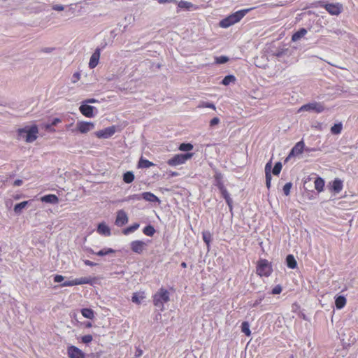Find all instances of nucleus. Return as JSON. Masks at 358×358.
Listing matches in <instances>:
<instances>
[{
    "label": "nucleus",
    "instance_id": "f8f14e48",
    "mask_svg": "<svg viewBox=\"0 0 358 358\" xmlns=\"http://www.w3.org/2000/svg\"><path fill=\"white\" fill-rule=\"evenodd\" d=\"M76 127L80 133L86 134L94 128V124L90 122H78Z\"/></svg>",
    "mask_w": 358,
    "mask_h": 358
},
{
    "label": "nucleus",
    "instance_id": "bf43d9fd",
    "mask_svg": "<svg viewBox=\"0 0 358 358\" xmlns=\"http://www.w3.org/2000/svg\"><path fill=\"white\" fill-rule=\"evenodd\" d=\"M83 102L88 104V103H96V102H98V101L95 99H86L85 101H84Z\"/></svg>",
    "mask_w": 358,
    "mask_h": 358
},
{
    "label": "nucleus",
    "instance_id": "f3484780",
    "mask_svg": "<svg viewBox=\"0 0 358 358\" xmlns=\"http://www.w3.org/2000/svg\"><path fill=\"white\" fill-rule=\"evenodd\" d=\"M33 200L24 201L15 205L13 210L15 214L20 215L22 210L27 206L32 203Z\"/></svg>",
    "mask_w": 358,
    "mask_h": 358
},
{
    "label": "nucleus",
    "instance_id": "2eb2a0df",
    "mask_svg": "<svg viewBox=\"0 0 358 358\" xmlns=\"http://www.w3.org/2000/svg\"><path fill=\"white\" fill-rule=\"evenodd\" d=\"M303 150H305V144L303 141H301L296 143L295 145L292 148L286 160H287L292 156L301 154Z\"/></svg>",
    "mask_w": 358,
    "mask_h": 358
},
{
    "label": "nucleus",
    "instance_id": "e2e57ef3",
    "mask_svg": "<svg viewBox=\"0 0 358 358\" xmlns=\"http://www.w3.org/2000/svg\"><path fill=\"white\" fill-rule=\"evenodd\" d=\"M53 50H54V48H45L43 49V52H46V53H50Z\"/></svg>",
    "mask_w": 358,
    "mask_h": 358
},
{
    "label": "nucleus",
    "instance_id": "6ab92c4d",
    "mask_svg": "<svg viewBox=\"0 0 358 358\" xmlns=\"http://www.w3.org/2000/svg\"><path fill=\"white\" fill-rule=\"evenodd\" d=\"M343 181L339 178H335L332 182L331 190L335 193H339L343 189Z\"/></svg>",
    "mask_w": 358,
    "mask_h": 358
},
{
    "label": "nucleus",
    "instance_id": "c756f323",
    "mask_svg": "<svg viewBox=\"0 0 358 358\" xmlns=\"http://www.w3.org/2000/svg\"><path fill=\"white\" fill-rule=\"evenodd\" d=\"M343 129V124L341 122L335 124L331 127V132L333 134H340Z\"/></svg>",
    "mask_w": 358,
    "mask_h": 358
},
{
    "label": "nucleus",
    "instance_id": "864d4df0",
    "mask_svg": "<svg viewBox=\"0 0 358 358\" xmlns=\"http://www.w3.org/2000/svg\"><path fill=\"white\" fill-rule=\"evenodd\" d=\"M271 161L268 162L265 166V175L267 176V173H271Z\"/></svg>",
    "mask_w": 358,
    "mask_h": 358
},
{
    "label": "nucleus",
    "instance_id": "0eeeda50",
    "mask_svg": "<svg viewBox=\"0 0 358 358\" xmlns=\"http://www.w3.org/2000/svg\"><path fill=\"white\" fill-rule=\"evenodd\" d=\"M324 7L328 11L329 13L334 15H339L343 10V6L339 3H325L324 5Z\"/></svg>",
    "mask_w": 358,
    "mask_h": 358
},
{
    "label": "nucleus",
    "instance_id": "13d9d810",
    "mask_svg": "<svg viewBox=\"0 0 358 358\" xmlns=\"http://www.w3.org/2000/svg\"><path fill=\"white\" fill-rule=\"evenodd\" d=\"M52 9L57 11H62L64 9V6L62 5H54Z\"/></svg>",
    "mask_w": 358,
    "mask_h": 358
},
{
    "label": "nucleus",
    "instance_id": "bb28decb",
    "mask_svg": "<svg viewBox=\"0 0 358 358\" xmlns=\"http://www.w3.org/2000/svg\"><path fill=\"white\" fill-rule=\"evenodd\" d=\"M287 265L290 268H295L297 266L296 259L292 255H289L286 258Z\"/></svg>",
    "mask_w": 358,
    "mask_h": 358
},
{
    "label": "nucleus",
    "instance_id": "4d7b16f0",
    "mask_svg": "<svg viewBox=\"0 0 358 358\" xmlns=\"http://www.w3.org/2000/svg\"><path fill=\"white\" fill-rule=\"evenodd\" d=\"M305 151L307 152H315V151H321V149L320 148H306L305 147Z\"/></svg>",
    "mask_w": 358,
    "mask_h": 358
},
{
    "label": "nucleus",
    "instance_id": "e433bc0d",
    "mask_svg": "<svg viewBox=\"0 0 358 358\" xmlns=\"http://www.w3.org/2000/svg\"><path fill=\"white\" fill-rule=\"evenodd\" d=\"M202 238L203 241L206 243V245L208 246L211 240H212V235L209 231H203L202 233Z\"/></svg>",
    "mask_w": 358,
    "mask_h": 358
},
{
    "label": "nucleus",
    "instance_id": "1a4fd4ad",
    "mask_svg": "<svg viewBox=\"0 0 358 358\" xmlns=\"http://www.w3.org/2000/svg\"><path fill=\"white\" fill-rule=\"evenodd\" d=\"M67 354L70 358H85V353L78 348L73 345L68 347Z\"/></svg>",
    "mask_w": 358,
    "mask_h": 358
},
{
    "label": "nucleus",
    "instance_id": "7c9ffc66",
    "mask_svg": "<svg viewBox=\"0 0 358 358\" xmlns=\"http://www.w3.org/2000/svg\"><path fill=\"white\" fill-rule=\"evenodd\" d=\"M83 316L87 319H92L94 317V311L90 308H83L81 310Z\"/></svg>",
    "mask_w": 358,
    "mask_h": 358
},
{
    "label": "nucleus",
    "instance_id": "4be33fe9",
    "mask_svg": "<svg viewBox=\"0 0 358 358\" xmlns=\"http://www.w3.org/2000/svg\"><path fill=\"white\" fill-rule=\"evenodd\" d=\"M217 186L226 202L229 203V201H230L231 198L230 197V195L227 189L224 187V185L222 182H219Z\"/></svg>",
    "mask_w": 358,
    "mask_h": 358
},
{
    "label": "nucleus",
    "instance_id": "f03ea898",
    "mask_svg": "<svg viewBox=\"0 0 358 358\" xmlns=\"http://www.w3.org/2000/svg\"><path fill=\"white\" fill-rule=\"evenodd\" d=\"M169 292L164 288H160L153 296V304L161 311L164 310V304L169 301Z\"/></svg>",
    "mask_w": 358,
    "mask_h": 358
},
{
    "label": "nucleus",
    "instance_id": "aec40b11",
    "mask_svg": "<svg viewBox=\"0 0 358 358\" xmlns=\"http://www.w3.org/2000/svg\"><path fill=\"white\" fill-rule=\"evenodd\" d=\"M41 201L42 202L45 203H57L59 201L58 197L55 194H48L42 196L41 198Z\"/></svg>",
    "mask_w": 358,
    "mask_h": 358
},
{
    "label": "nucleus",
    "instance_id": "ea45409f",
    "mask_svg": "<svg viewBox=\"0 0 358 358\" xmlns=\"http://www.w3.org/2000/svg\"><path fill=\"white\" fill-rule=\"evenodd\" d=\"M282 167V166L281 162H277L275 164L273 169H272L273 174L275 176L279 175L281 171Z\"/></svg>",
    "mask_w": 358,
    "mask_h": 358
},
{
    "label": "nucleus",
    "instance_id": "c9c22d12",
    "mask_svg": "<svg viewBox=\"0 0 358 358\" xmlns=\"http://www.w3.org/2000/svg\"><path fill=\"white\" fill-rule=\"evenodd\" d=\"M241 331L246 336H249L251 334V331L250 330V324L248 322H243L241 324Z\"/></svg>",
    "mask_w": 358,
    "mask_h": 358
},
{
    "label": "nucleus",
    "instance_id": "4468645a",
    "mask_svg": "<svg viewBox=\"0 0 358 358\" xmlns=\"http://www.w3.org/2000/svg\"><path fill=\"white\" fill-rule=\"evenodd\" d=\"M252 8H247V9H243L240 10L238 11L235 12L234 13H232L229 15V16L231 19L232 22L236 24Z\"/></svg>",
    "mask_w": 358,
    "mask_h": 358
},
{
    "label": "nucleus",
    "instance_id": "cd10ccee",
    "mask_svg": "<svg viewBox=\"0 0 358 358\" xmlns=\"http://www.w3.org/2000/svg\"><path fill=\"white\" fill-rule=\"evenodd\" d=\"M155 166V164L150 162L148 159H143L141 157L138 162V168H150L151 166Z\"/></svg>",
    "mask_w": 358,
    "mask_h": 358
},
{
    "label": "nucleus",
    "instance_id": "f704fd0d",
    "mask_svg": "<svg viewBox=\"0 0 358 358\" xmlns=\"http://www.w3.org/2000/svg\"><path fill=\"white\" fill-rule=\"evenodd\" d=\"M143 232L148 236H152L155 233V229L152 225L149 224L143 229Z\"/></svg>",
    "mask_w": 358,
    "mask_h": 358
},
{
    "label": "nucleus",
    "instance_id": "5701e85b",
    "mask_svg": "<svg viewBox=\"0 0 358 358\" xmlns=\"http://www.w3.org/2000/svg\"><path fill=\"white\" fill-rule=\"evenodd\" d=\"M307 34V30L305 28L300 29L298 31L295 32L292 36V41H297Z\"/></svg>",
    "mask_w": 358,
    "mask_h": 358
},
{
    "label": "nucleus",
    "instance_id": "4c0bfd02",
    "mask_svg": "<svg viewBox=\"0 0 358 358\" xmlns=\"http://www.w3.org/2000/svg\"><path fill=\"white\" fill-rule=\"evenodd\" d=\"M143 299L144 296L143 295H140L138 293H134L131 297V301L136 304H140Z\"/></svg>",
    "mask_w": 358,
    "mask_h": 358
},
{
    "label": "nucleus",
    "instance_id": "3c124183",
    "mask_svg": "<svg viewBox=\"0 0 358 358\" xmlns=\"http://www.w3.org/2000/svg\"><path fill=\"white\" fill-rule=\"evenodd\" d=\"M271 174L267 173V176H266V185L268 189L271 187Z\"/></svg>",
    "mask_w": 358,
    "mask_h": 358
},
{
    "label": "nucleus",
    "instance_id": "a19ab883",
    "mask_svg": "<svg viewBox=\"0 0 358 358\" xmlns=\"http://www.w3.org/2000/svg\"><path fill=\"white\" fill-rule=\"evenodd\" d=\"M193 149V145L191 143H181L179 146L180 151H190Z\"/></svg>",
    "mask_w": 358,
    "mask_h": 358
},
{
    "label": "nucleus",
    "instance_id": "473e14b6",
    "mask_svg": "<svg viewBox=\"0 0 358 358\" xmlns=\"http://www.w3.org/2000/svg\"><path fill=\"white\" fill-rule=\"evenodd\" d=\"M140 224L138 223H134V224L131 225L130 227L124 229L123 230V234L124 235H128L130 233H132L137 230L139 228Z\"/></svg>",
    "mask_w": 358,
    "mask_h": 358
},
{
    "label": "nucleus",
    "instance_id": "a18cd8bd",
    "mask_svg": "<svg viewBox=\"0 0 358 358\" xmlns=\"http://www.w3.org/2000/svg\"><path fill=\"white\" fill-rule=\"evenodd\" d=\"M141 199V194H133L129 195L127 198H125L124 201H129L131 200H137L139 201Z\"/></svg>",
    "mask_w": 358,
    "mask_h": 358
},
{
    "label": "nucleus",
    "instance_id": "49530a36",
    "mask_svg": "<svg viewBox=\"0 0 358 358\" xmlns=\"http://www.w3.org/2000/svg\"><path fill=\"white\" fill-rule=\"evenodd\" d=\"M92 336L90 334L85 335L81 338V341L83 343L88 344L92 341Z\"/></svg>",
    "mask_w": 358,
    "mask_h": 358
},
{
    "label": "nucleus",
    "instance_id": "9b49d317",
    "mask_svg": "<svg viewBox=\"0 0 358 358\" xmlns=\"http://www.w3.org/2000/svg\"><path fill=\"white\" fill-rule=\"evenodd\" d=\"M130 245L131 250L137 254H141L147 246L144 241L139 240L132 241Z\"/></svg>",
    "mask_w": 358,
    "mask_h": 358
},
{
    "label": "nucleus",
    "instance_id": "9d476101",
    "mask_svg": "<svg viewBox=\"0 0 358 358\" xmlns=\"http://www.w3.org/2000/svg\"><path fill=\"white\" fill-rule=\"evenodd\" d=\"M79 110L80 113L87 117H93L94 116V110H97L95 107L90 106L85 102H83Z\"/></svg>",
    "mask_w": 358,
    "mask_h": 358
},
{
    "label": "nucleus",
    "instance_id": "423d86ee",
    "mask_svg": "<svg viewBox=\"0 0 358 358\" xmlns=\"http://www.w3.org/2000/svg\"><path fill=\"white\" fill-rule=\"evenodd\" d=\"M90 282H91V280L89 278L83 277V278H76V279L71 280H66L61 285V287L74 286V285H83V284H89Z\"/></svg>",
    "mask_w": 358,
    "mask_h": 358
},
{
    "label": "nucleus",
    "instance_id": "680f3d73",
    "mask_svg": "<svg viewBox=\"0 0 358 358\" xmlns=\"http://www.w3.org/2000/svg\"><path fill=\"white\" fill-rule=\"evenodd\" d=\"M22 180L20 179H17L14 181L15 186H20L22 184Z\"/></svg>",
    "mask_w": 358,
    "mask_h": 358
},
{
    "label": "nucleus",
    "instance_id": "39448f33",
    "mask_svg": "<svg viewBox=\"0 0 358 358\" xmlns=\"http://www.w3.org/2000/svg\"><path fill=\"white\" fill-rule=\"evenodd\" d=\"M272 272V268L266 259H261L257 266V273L261 276H269Z\"/></svg>",
    "mask_w": 358,
    "mask_h": 358
},
{
    "label": "nucleus",
    "instance_id": "412c9836",
    "mask_svg": "<svg viewBox=\"0 0 358 358\" xmlns=\"http://www.w3.org/2000/svg\"><path fill=\"white\" fill-rule=\"evenodd\" d=\"M97 232L101 235L110 236V228L104 223H101L98 225Z\"/></svg>",
    "mask_w": 358,
    "mask_h": 358
},
{
    "label": "nucleus",
    "instance_id": "69168bd1",
    "mask_svg": "<svg viewBox=\"0 0 358 358\" xmlns=\"http://www.w3.org/2000/svg\"><path fill=\"white\" fill-rule=\"evenodd\" d=\"M229 203H227L229 208V210L231 211L232 210V208H233V206H232V199L230 200V201H229Z\"/></svg>",
    "mask_w": 358,
    "mask_h": 358
},
{
    "label": "nucleus",
    "instance_id": "58836bf2",
    "mask_svg": "<svg viewBox=\"0 0 358 358\" xmlns=\"http://www.w3.org/2000/svg\"><path fill=\"white\" fill-rule=\"evenodd\" d=\"M236 80V78L232 75L227 76L224 78V79L222 81V84L224 85H228L230 83L234 82Z\"/></svg>",
    "mask_w": 358,
    "mask_h": 358
},
{
    "label": "nucleus",
    "instance_id": "c03bdc74",
    "mask_svg": "<svg viewBox=\"0 0 358 358\" xmlns=\"http://www.w3.org/2000/svg\"><path fill=\"white\" fill-rule=\"evenodd\" d=\"M292 184L291 182L286 183L283 187V192L285 195L288 196L290 194V189L292 188Z\"/></svg>",
    "mask_w": 358,
    "mask_h": 358
},
{
    "label": "nucleus",
    "instance_id": "0e129e2a",
    "mask_svg": "<svg viewBox=\"0 0 358 358\" xmlns=\"http://www.w3.org/2000/svg\"><path fill=\"white\" fill-rule=\"evenodd\" d=\"M158 1L159 3H165L174 2V1H176V0H159Z\"/></svg>",
    "mask_w": 358,
    "mask_h": 358
},
{
    "label": "nucleus",
    "instance_id": "b1692460",
    "mask_svg": "<svg viewBox=\"0 0 358 358\" xmlns=\"http://www.w3.org/2000/svg\"><path fill=\"white\" fill-rule=\"evenodd\" d=\"M346 304V299L344 296H338L336 298L335 305L337 309H342Z\"/></svg>",
    "mask_w": 358,
    "mask_h": 358
},
{
    "label": "nucleus",
    "instance_id": "a878e982",
    "mask_svg": "<svg viewBox=\"0 0 358 358\" xmlns=\"http://www.w3.org/2000/svg\"><path fill=\"white\" fill-rule=\"evenodd\" d=\"M314 183H315V188L317 192H321L323 191L324 186V180L322 178H320V177L317 178L315 179Z\"/></svg>",
    "mask_w": 358,
    "mask_h": 358
},
{
    "label": "nucleus",
    "instance_id": "338daca9",
    "mask_svg": "<svg viewBox=\"0 0 358 358\" xmlns=\"http://www.w3.org/2000/svg\"><path fill=\"white\" fill-rule=\"evenodd\" d=\"M171 176H178V173H177V172H172Z\"/></svg>",
    "mask_w": 358,
    "mask_h": 358
},
{
    "label": "nucleus",
    "instance_id": "603ef678",
    "mask_svg": "<svg viewBox=\"0 0 358 358\" xmlns=\"http://www.w3.org/2000/svg\"><path fill=\"white\" fill-rule=\"evenodd\" d=\"M220 123V119L217 117H213L210 121V127H213L215 125H217Z\"/></svg>",
    "mask_w": 358,
    "mask_h": 358
},
{
    "label": "nucleus",
    "instance_id": "052dcab7",
    "mask_svg": "<svg viewBox=\"0 0 358 358\" xmlns=\"http://www.w3.org/2000/svg\"><path fill=\"white\" fill-rule=\"evenodd\" d=\"M84 264L86 265V266H94L96 265L95 263L90 261V260H85L84 261Z\"/></svg>",
    "mask_w": 358,
    "mask_h": 358
},
{
    "label": "nucleus",
    "instance_id": "a211bd4d",
    "mask_svg": "<svg viewBox=\"0 0 358 358\" xmlns=\"http://www.w3.org/2000/svg\"><path fill=\"white\" fill-rule=\"evenodd\" d=\"M141 199H143L147 201H150V202H152V203L160 201L159 198L157 196H155L154 194H152L150 192H146L142 193Z\"/></svg>",
    "mask_w": 358,
    "mask_h": 358
},
{
    "label": "nucleus",
    "instance_id": "2f4dec72",
    "mask_svg": "<svg viewBox=\"0 0 358 358\" xmlns=\"http://www.w3.org/2000/svg\"><path fill=\"white\" fill-rule=\"evenodd\" d=\"M134 175L131 171H127L123 175V180L126 183H131L134 180Z\"/></svg>",
    "mask_w": 358,
    "mask_h": 358
},
{
    "label": "nucleus",
    "instance_id": "393cba45",
    "mask_svg": "<svg viewBox=\"0 0 358 358\" xmlns=\"http://www.w3.org/2000/svg\"><path fill=\"white\" fill-rule=\"evenodd\" d=\"M180 8L185 9L187 10H190L192 9H196V8L192 4L191 2L181 1L178 4Z\"/></svg>",
    "mask_w": 358,
    "mask_h": 358
},
{
    "label": "nucleus",
    "instance_id": "f257e3e1",
    "mask_svg": "<svg viewBox=\"0 0 358 358\" xmlns=\"http://www.w3.org/2000/svg\"><path fill=\"white\" fill-rule=\"evenodd\" d=\"M38 132V129L36 125L26 127L18 129V138H24L27 143H32L37 138Z\"/></svg>",
    "mask_w": 358,
    "mask_h": 358
},
{
    "label": "nucleus",
    "instance_id": "20e7f679",
    "mask_svg": "<svg viewBox=\"0 0 358 358\" xmlns=\"http://www.w3.org/2000/svg\"><path fill=\"white\" fill-rule=\"evenodd\" d=\"M324 109L325 107L322 103L314 101L303 105L299 108L298 112L301 113L303 111H313L317 113H320L323 112Z\"/></svg>",
    "mask_w": 358,
    "mask_h": 358
},
{
    "label": "nucleus",
    "instance_id": "37998d69",
    "mask_svg": "<svg viewBox=\"0 0 358 358\" xmlns=\"http://www.w3.org/2000/svg\"><path fill=\"white\" fill-rule=\"evenodd\" d=\"M229 61V58L227 56H220L215 57V62L217 64H224Z\"/></svg>",
    "mask_w": 358,
    "mask_h": 358
},
{
    "label": "nucleus",
    "instance_id": "de8ad7c7",
    "mask_svg": "<svg viewBox=\"0 0 358 358\" xmlns=\"http://www.w3.org/2000/svg\"><path fill=\"white\" fill-rule=\"evenodd\" d=\"M61 122V120H60L59 118H55V119L52 120V123H51L50 124H47V125L45 126V127H46V129H48V130H51V127H52V126H55V125H57V124H58V123H59V122Z\"/></svg>",
    "mask_w": 358,
    "mask_h": 358
},
{
    "label": "nucleus",
    "instance_id": "ddd939ff",
    "mask_svg": "<svg viewBox=\"0 0 358 358\" xmlns=\"http://www.w3.org/2000/svg\"><path fill=\"white\" fill-rule=\"evenodd\" d=\"M101 55V49L99 48H96L94 52L91 55L90 62H89V68L92 69L95 68L98 64L100 59Z\"/></svg>",
    "mask_w": 358,
    "mask_h": 358
},
{
    "label": "nucleus",
    "instance_id": "5fc2aeb1",
    "mask_svg": "<svg viewBox=\"0 0 358 358\" xmlns=\"http://www.w3.org/2000/svg\"><path fill=\"white\" fill-rule=\"evenodd\" d=\"M80 78V74L78 72H76L73 73L72 77V82L76 83L78 80H79Z\"/></svg>",
    "mask_w": 358,
    "mask_h": 358
},
{
    "label": "nucleus",
    "instance_id": "dca6fc26",
    "mask_svg": "<svg viewBox=\"0 0 358 358\" xmlns=\"http://www.w3.org/2000/svg\"><path fill=\"white\" fill-rule=\"evenodd\" d=\"M128 216L123 210H120L117 213L115 224L118 227H122L128 222Z\"/></svg>",
    "mask_w": 358,
    "mask_h": 358
},
{
    "label": "nucleus",
    "instance_id": "79ce46f5",
    "mask_svg": "<svg viewBox=\"0 0 358 358\" xmlns=\"http://www.w3.org/2000/svg\"><path fill=\"white\" fill-rule=\"evenodd\" d=\"M199 108H209L215 110V106L213 103L202 101L198 106Z\"/></svg>",
    "mask_w": 358,
    "mask_h": 358
},
{
    "label": "nucleus",
    "instance_id": "6e6552de",
    "mask_svg": "<svg viewBox=\"0 0 358 358\" xmlns=\"http://www.w3.org/2000/svg\"><path fill=\"white\" fill-rule=\"evenodd\" d=\"M115 132V127L112 126L107 127L104 129L99 130L95 132L96 137L99 138H108L112 136Z\"/></svg>",
    "mask_w": 358,
    "mask_h": 358
},
{
    "label": "nucleus",
    "instance_id": "6e6d98bb",
    "mask_svg": "<svg viewBox=\"0 0 358 358\" xmlns=\"http://www.w3.org/2000/svg\"><path fill=\"white\" fill-rule=\"evenodd\" d=\"M64 277L62 275H56L54 277V282H61L64 280Z\"/></svg>",
    "mask_w": 358,
    "mask_h": 358
},
{
    "label": "nucleus",
    "instance_id": "c85d7f7f",
    "mask_svg": "<svg viewBox=\"0 0 358 358\" xmlns=\"http://www.w3.org/2000/svg\"><path fill=\"white\" fill-rule=\"evenodd\" d=\"M234 24L229 16L224 18L220 22V26L222 28H228Z\"/></svg>",
    "mask_w": 358,
    "mask_h": 358
},
{
    "label": "nucleus",
    "instance_id": "09e8293b",
    "mask_svg": "<svg viewBox=\"0 0 358 358\" xmlns=\"http://www.w3.org/2000/svg\"><path fill=\"white\" fill-rule=\"evenodd\" d=\"M263 299H264V296H261L259 299H257V300H255V301L254 303H249V306L252 308L256 307L261 303Z\"/></svg>",
    "mask_w": 358,
    "mask_h": 358
},
{
    "label": "nucleus",
    "instance_id": "7ed1b4c3",
    "mask_svg": "<svg viewBox=\"0 0 358 358\" xmlns=\"http://www.w3.org/2000/svg\"><path fill=\"white\" fill-rule=\"evenodd\" d=\"M193 153L177 154L167 161V164L171 166H176L185 164L188 159H191Z\"/></svg>",
    "mask_w": 358,
    "mask_h": 358
},
{
    "label": "nucleus",
    "instance_id": "8fccbe9b",
    "mask_svg": "<svg viewBox=\"0 0 358 358\" xmlns=\"http://www.w3.org/2000/svg\"><path fill=\"white\" fill-rule=\"evenodd\" d=\"M282 292V287L280 285H276L273 289H272V294H278L281 293Z\"/></svg>",
    "mask_w": 358,
    "mask_h": 358
},
{
    "label": "nucleus",
    "instance_id": "72a5a7b5",
    "mask_svg": "<svg viewBox=\"0 0 358 358\" xmlns=\"http://www.w3.org/2000/svg\"><path fill=\"white\" fill-rule=\"evenodd\" d=\"M115 252V250L112 248H103L102 250H99V252H96V255L98 256H105L110 254H113Z\"/></svg>",
    "mask_w": 358,
    "mask_h": 358
},
{
    "label": "nucleus",
    "instance_id": "774afa93",
    "mask_svg": "<svg viewBox=\"0 0 358 358\" xmlns=\"http://www.w3.org/2000/svg\"><path fill=\"white\" fill-rule=\"evenodd\" d=\"M181 266L183 267V268H186L187 267V264L185 262H182L181 263Z\"/></svg>",
    "mask_w": 358,
    "mask_h": 358
}]
</instances>
